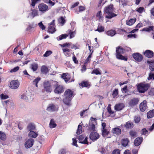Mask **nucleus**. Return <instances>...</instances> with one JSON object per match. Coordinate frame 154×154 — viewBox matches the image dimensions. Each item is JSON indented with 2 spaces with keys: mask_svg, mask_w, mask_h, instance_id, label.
Listing matches in <instances>:
<instances>
[{
  "mask_svg": "<svg viewBox=\"0 0 154 154\" xmlns=\"http://www.w3.org/2000/svg\"><path fill=\"white\" fill-rule=\"evenodd\" d=\"M129 134L133 138L137 136V133L132 130H131L129 132Z\"/></svg>",
  "mask_w": 154,
  "mask_h": 154,
  "instance_id": "ea45409f",
  "label": "nucleus"
},
{
  "mask_svg": "<svg viewBox=\"0 0 154 154\" xmlns=\"http://www.w3.org/2000/svg\"><path fill=\"white\" fill-rule=\"evenodd\" d=\"M100 69L99 68H96L94 69L91 72L92 74H95L96 75L101 74L100 72Z\"/></svg>",
  "mask_w": 154,
  "mask_h": 154,
  "instance_id": "f704fd0d",
  "label": "nucleus"
},
{
  "mask_svg": "<svg viewBox=\"0 0 154 154\" xmlns=\"http://www.w3.org/2000/svg\"><path fill=\"white\" fill-rule=\"evenodd\" d=\"M82 127L81 125H79L78 126V129L77 131L76 134H80L82 133Z\"/></svg>",
  "mask_w": 154,
  "mask_h": 154,
  "instance_id": "49530a36",
  "label": "nucleus"
},
{
  "mask_svg": "<svg viewBox=\"0 0 154 154\" xmlns=\"http://www.w3.org/2000/svg\"><path fill=\"white\" fill-rule=\"evenodd\" d=\"M19 85L20 83L18 81L13 80L10 82V87L12 89H15L18 88Z\"/></svg>",
  "mask_w": 154,
  "mask_h": 154,
  "instance_id": "9d476101",
  "label": "nucleus"
},
{
  "mask_svg": "<svg viewBox=\"0 0 154 154\" xmlns=\"http://www.w3.org/2000/svg\"><path fill=\"white\" fill-rule=\"evenodd\" d=\"M30 68L33 71H35L38 69V65L35 63H33L31 65Z\"/></svg>",
  "mask_w": 154,
  "mask_h": 154,
  "instance_id": "e433bc0d",
  "label": "nucleus"
},
{
  "mask_svg": "<svg viewBox=\"0 0 154 154\" xmlns=\"http://www.w3.org/2000/svg\"><path fill=\"white\" fill-rule=\"evenodd\" d=\"M136 20V19H131L130 20L126 21V24L128 25H132L135 22Z\"/></svg>",
  "mask_w": 154,
  "mask_h": 154,
  "instance_id": "c9c22d12",
  "label": "nucleus"
},
{
  "mask_svg": "<svg viewBox=\"0 0 154 154\" xmlns=\"http://www.w3.org/2000/svg\"><path fill=\"white\" fill-rule=\"evenodd\" d=\"M56 125L54 121L52 119H51L49 124V126L51 128H53L56 127Z\"/></svg>",
  "mask_w": 154,
  "mask_h": 154,
  "instance_id": "37998d69",
  "label": "nucleus"
},
{
  "mask_svg": "<svg viewBox=\"0 0 154 154\" xmlns=\"http://www.w3.org/2000/svg\"><path fill=\"white\" fill-rule=\"evenodd\" d=\"M139 101V99L138 98H133L129 102V105L131 106H134L138 103Z\"/></svg>",
  "mask_w": 154,
  "mask_h": 154,
  "instance_id": "4468645a",
  "label": "nucleus"
},
{
  "mask_svg": "<svg viewBox=\"0 0 154 154\" xmlns=\"http://www.w3.org/2000/svg\"><path fill=\"white\" fill-rule=\"evenodd\" d=\"M47 110L48 111L52 112L57 110V108L53 104L49 105L48 107Z\"/></svg>",
  "mask_w": 154,
  "mask_h": 154,
  "instance_id": "f3484780",
  "label": "nucleus"
},
{
  "mask_svg": "<svg viewBox=\"0 0 154 154\" xmlns=\"http://www.w3.org/2000/svg\"><path fill=\"white\" fill-rule=\"evenodd\" d=\"M94 131H92V132H91L89 136L90 139L93 141L97 140L100 137L99 134Z\"/></svg>",
  "mask_w": 154,
  "mask_h": 154,
  "instance_id": "9b49d317",
  "label": "nucleus"
},
{
  "mask_svg": "<svg viewBox=\"0 0 154 154\" xmlns=\"http://www.w3.org/2000/svg\"><path fill=\"white\" fill-rule=\"evenodd\" d=\"M52 53V52L51 51H47L43 55V56L44 57H47L51 54Z\"/></svg>",
  "mask_w": 154,
  "mask_h": 154,
  "instance_id": "603ef678",
  "label": "nucleus"
},
{
  "mask_svg": "<svg viewBox=\"0 0 154 154\" xmlns=\"http://www.w3.org/2000/svg\"><path fill=\"white\" fill-rule=\"evenodd\" d=\"M149 87V84L140 83L137 86V89L139 92L144 93L147 90Z\"/></svg>",
  "mask_w": 154,
  "mask_h": 154,
  "instance_id": "39448f33",
  "label": "nucleus"
},
{
  "mask_svg": "<svg viewBox=\"0 0 154 154\" xmlns=\"http://www.w3.org/2000/svg\"><path fill=\"white\" fill-rule=\"evenodd\" d=\"M29 137L33 138H35L38 136V134L33 131H30L28 134Z\"/></svg>",
  "mask_w": 154,
  "mask_h": 154,
  "instance_id": "b1692460",
  "label": "nucleus"
},
{
  "mask_svg": "<svg viewBox=\"0 0 154 154\" xmlns=\"http://www.w3.org/2000/svg\"><path fill=\"white\" fill-rule=\"evenodd\" d=\"M109 133V132L106 129L102 130V135L104 137L107 136Z\"/></svg>",
  "mask_w": 154,
  "mask_h": 154,
  "instance_id": "4c0bfd02",
  "label": "nucleus"
},
{
  "mask_svg": "<svg viewBox=\"0 0 154 154\" xmlns=\"http://www.w3.org/2000/svg\"><path fill=\"white\" fill-rule=\"evenodd\" d=\"M68 36V35L67 34H62L57 38V39L58 40H61L66 38Z\"/></svg>",
  "mask_w": 154,
  "mask_h": 154,
  "instance_id": "c03bdc74",
  "label": "nucleus"
},
{
  "mask_svg": "<svg viewBox=\"0 0 154 154\" xmlns=\"http://www.w3.org/2000/svg\"><path fill=\"white\" fill-rule=\"evenodd\" d=\"M72 60L75 63H78V61L76 57L74 55L72 57Z\"/></svg>",
  "mask_w": 154,
  "mask_h": 154,
  "instance_id": "69168bd1",
  "label": "nucleus"
},
{
  "mask_svg": "<svg viewBox=\"0 0 154 154\" xmlns=\"http://www.w3.org/2000/svg\"><path fill=\"white\" fill-rule=\"evenodd\" d=\"M31 94L29 92L26 91L22 94L21 97V98L26 101H30L32 100L31 98Z\"/></svg>",
  "mask_w": 154,
  "mask_h": 154,
  "instance_id": "0eeeda50",
  "label": "nucleus"
},
{
  "mask_svg": "<svg viewBox=\"0 0 154 154\" xmlns=\"http://www.w3.org/2000/svg\"><path fill=\"white\" fill-rule=\"evenodd\" d=\"M84 138V137L82 135H80L79 137V143L82 144H88V143L87 141L88 138L87 137H86L85 139L83 140Z\"/></svg>",
  "mask_w": 154,
  "mask_h": 154,
  "instance_id": "a211bd4d",
  "label": "nucleus"
},
{
  "mask_svg": "<svg viewBox=\"0 0 154 154\" xmlns=\"http://www.w3.org/2000/svg\"><path fill=\"white\" fill-rule=\"evenodd\" d=\"M38 7L39 11L42 14L45 13L50 9V8H49L48 6L44 3L40 4L38 5Z\"/></svg>",
  "mask_w": 154,
  "mask_h": 154,
  "instance_id": "6e6552de",
  "label": "nucleus"
},
{
  "mask_svg": "<svg viewBox=\"0 0 154 154\" xmlns=\"http://www.w3.org/2000/svg\"><path fill=\"white\" fill-rule=\"evenodd\" d=\"M149 95L152 96L154 94V90L152 89L149 91Z\"/></svg>",
  "mask_w": 154,
  "mask_h": 154,
  "instance_id": "774afa93",
  "label": "nucleus"
},
{
  "mask_svg": "<svg viewBox=\"0 0 154 154\" xmlns=\"http://www.w3.org/2000/svg\"><path fill=\"white\" fill-rule=\"evenodd\" d=\"M56 29L55 26H49L48 27V32L49 33H53L55 32Z\"/></svg>",
  "mask_w": 154,
  "mask_h": 154,
  "instance_id": "473e14b6",
  "label": "nucleus"
},
{
  "mask_svg": "<svg viewBox=\"0 0 154 154\" xmlns=\"http://www.w3.org/2000/svg\"><path fill=\"white\" fill-rule=\"evenodd\" d=\"M1 96L2 99L5 100L8 98V97L7 95H4L3 94H2L1 95Z\"/></svg>",
  "mask_w": 154,
  "mask_h": 154,
  "instance_id": "680f3d73",
  "label": "nucleus"
},
{
  "mask_svg": "<svg viewBox=\"0 0 154 154\" xmlns=\"http://www.w3.org/2000/svg\"><path fill=\"white\" fill-rule=\"evenodd\" d=\"M43 87L44 90L47 92H51L52 91L51 85L48 81H45L44 82Z\"/></svg>",
  "mask_w": 154,
  "mask_h": 154,
  "instance_id": "1a4fd4ad",
  "label": "nucleus"
},
{
  "mask_svg": "<svg viewBox=\"0 0 154 154\" xmlns=\"http://www.w3.org/2000/svg\"><path fill=\"white\" fill-rule=\"evenodd\" d=\"M41 0H31V5L33 6L34 7L36 3L38 1H40Z\"/></svg>",
  "mask_w": 154,
  "mask_h": 154,
  "instance_id": "13d9d810",
  "label": "nucleus"
},
{
  "mask_svg": "<svg viewBox=\"0 0 154 154\" xmlns=\"http://www.w3.org/2000/svg\"><path fill=\"white\" fill-rule=\"evenodd\" d=\"M64 94L65 97L63 99V102L66 105H69L72 97L73 96V92L70 89H68L65 91Z\"/></svg>",
  "mask_w": 154,
  "mask_h": 154,
  "instance_id": "f257e3e1",
  "label": "nucleus"
},
{
  "mask_svg": "<svg viewBox=\"0 0 154 154\" xmlns=\"http://www.w3.org/2000/svg\"><path fill=\"white\" fill-rule=\"evenodd\" d=\"M97 119L91 117L90 118L88 125H87V129L89 131H96V125H97Z\"/></svg>",
  "mask_w": 154,
  "mask_h": 154,
  "instance_id": "20e7f679",
  "label": "nucleus"
},
{
  "mask_svg": "<svg viewBox=\"0 0 154 154\" xmlns=\"http://www.w3.org/2000/svg\"><path fill=\"white\" fill-rule=\"evenodd\" d=\"M67 152V151L66 149H62L59 151L58 154H66Z\"/></svg>",
  "mask_w": 154,
  "mask_h": 154,
  "instance_id": "5fc2aeb1",
  "label": "nucleus"
},
{
  "mask_svg": "<svg viewBox=\"0 0 154 154\" xmlns=\"http://www.w3.org/2000/svg\"><path fill=\"white\" fill-rule=\"evenodd\" d=\"M104 11L107 14L106 17L107 19H110L117 16L116 14L113 13V5H110L105 7Z\"/></svg>",
  "mask_w": 154,
  "mask_h": 154,
  "instance_id": "f03ea898",
  "label": "nucleus"
},
{
  "mask_svg": "<svg viewBox=\"0 0 154 154\" xmlns=\"http://www.w3.org/2000/svg\"><path fill=\"white\" fill-rule=\"evenodd\" d=\"M142 141V137H138L134 141V144L136 146H138L141 143Z\"/></svg>",
  "mask_w": 154,
  "mask_h": 154,
  "instance_id": "412c9836",
  "label": "nucleus"
},
{
  "mask_svg": "<svg viewBox=\"0 0 154 154\" xmlns=\"http://www.w3.org/2000/svg\"><path fill=\"white\" fill-rule=\"evenodd\" d=\"M118 94V89H115L113 91L112 95L114 98L117 96Z\"/></svg>",
  "mask_w": 154,
  "mask_h": 154,
  "instance_id": "09e8293b",
  "label": "nucleus"
},
{
  "mask_svg": "<svg viewBox=\"0 0 154 154\" xmlns=\"http://www.w3.org/2000/svg\"><path fill=\"white\" fill-rule=\"evenodd\" d=\"M34 140L32 139H29L25 143V147L28 148L31 147L33 145Z\"/></svg>",
  "mask_w": 154,
  "mask_h": 154,
  "instance_id": "ddd939ff",
  "label": "nucleus"
},
{
  "mask_svg": "<svg viewBox=\"0 0 154 154\" xmlns=\"http://www.w3.org/2000/svg\"><path fill=\"white\" fill-rule=\"evenodd\" d=\"M124 104L123 103H119L116 104L115 106V109L116 111H120L124 107Z\"/></svg>",
  "mask_w": 154,
  "mask_h": 154,
  "instance_id": "6ab92c4d",
  "label": "nucleus"
},
{
  "mask_svg": "<svg viewBox=\"0 0 154 154\" xmlns=\"http://www.w3.org/2000/svg\"><path fill=\"white\" fill-rule=\"evenodd\" d=\"M41 80L40 77H38L35 79L33 81V84L35 85L36 87H38V83Z\"/></svg>",
  "mask_w": 154,
  "mask_h": 154,
  "instance_id": "58836bf2",
  "label": "nucleus"
},
{
  "mask_svg": "<svg viewBox=\"0 0 154 154\" xmlns=\"http://www.w3.org/2000/svg\"><path fill=\"white\" fill-rule=\"evenodd\" d=\"M134 58L138 62H140L143 60L142 55L138 53H134L133 54Z\"/></svg>",
  "mask_w": 154,
  "mask_h": 154,
  "instance_id": "f8f14e48",
  "label": "nucleus"
},
{
  "mask_svg": "<svg viewBox=\"0 0 154 154\" xmlns=\"http://www.w3.org/2000/svg\"><path fill=\"white\" fill-rule=\"evenodd\" d=\"M96 17L99 22H103V17L101 11H99L96 15Z\"/></svg>",
  "mask_w": 154,
  "mask_h": 154,
  "instance_id": "aec40b11",
  "label": "nucleus"
},
{
  "mask_svg": "<svg viewBox=\"0 0 154 154\" xmlns=\"http://www.w3.org/2000/svg\"><path fill=\"white\" fill-rule=\"evenodd\" d=\"M148 80H151L152 79L154 80V73L152 72H150L149 75V77L147 78Z\"/></svg>",
  "mask_w": 154,
  "mask_h": 154,
  "instance_id": "3c124183",
  "label": "nucleus"
},
{
  "mask_svg": "<svg viewBox=\"0 0 154 154\" xmlns=\"http://www.w3.org/2000/svg\"><path fill=\"white\" fill-rule=\"evenodd\" d=\"M85 9V8L83 6H80L79 7V11H75V12L77 14H79V12H82L84 11Z\"/></svg>",
  "mask_w": 154,
  "mask_h": 154,
  "instance_id": "de8ad7c7",
  "label": "nucleus"
},
{
  "mask_svg": "<svg viewBox=\"0 0 154 154\" xmlns=\"http://www.w3.org/2000/svg\"><path fill=\"white\" fill-rule=\"evenodd\" d=\"M149 68L151 70L154 71V63H151L149 66Z\"/></svg>",
  "mask_w": 154,
  "mask_h": 154,
  "instance_id": "0e129e2a",
  "label": "nucleus"
},
{
  "mask_svg": "<svg viewBox=\"0 0 154 154\" xmlns=\"http://www.w3.org/2000/svg\"><path fill=\"white\" fill-rule=\"evenodd\" d=\"M112 154H120V151L119 149H115L113 151Z\"/></svg>",
  "mask_w": 154,
  "mask_h": 154,
  "instance_id": "e2e57ef3",
  "label": "nucleus"
},
{
  "mask_svg": "<svg viewBox=\"0 0 154 154\" xmlns=\"http://www.w3.org/2000/svg\"><path fill=\"white\" fill-rule=\"evenodd\" d=\"M82 127L81 125H79L78 126V129L77 131L76 134H80L82 133Z\"/></svg>",
  "mask_w": 154,
  "mask_h": 154,
  "instance_id": "a18cd8bd",
  "label": "nucleus"
},
{
  "mask_svg": "<svg viewBox=\"0 0 154 154\" xmlns=\"http://www.w3.org/2000/svg\"><path fill=\"white\" fill-rule=\"evenodd\" d=\"M106 33L108 35L113 36L116 34V32L115 30L111 29L106 32Z\"/></svg>",
  "mask_w": 154,
  "mask_h": 154,
  "instance_id": "c85d7f7f",
  "label": "nucleus"
},
{
  "mask_svg": "<svg viewBox=\"0 0 154 154\" xmlns=\"http://www.w3.org/2000/svg\"><path fill=\"white\" fill-rule=\"evenodd\" d=\"M95 31H98L99 32H103L104 31V28L100 23L99 24L97 29L95 30Z\"/></svg>",
  "mask_w": 154,
  "mask_h": 154,
  "instance_id": "393cba45",
  "label": "nucleus"
},
{
  "mask_svg": "<svg viewBox=\"0 0 154 154\" xmlns=\"http://www.w3.org/2000/svg\"><path fill=\"white\" fill-rule=\"evenodd\" d=\"M29 15H31V16L33 18H34L35 16H38V11L37 10L35 9H33L32 10V12Z\"/></svg>",
  "mask_w": 154,
  "mask_h": 154,
  "instance_id": "a878e982",
  "label": "nucleus"
},
{
  "mask_svg": "<svg viewBox=\"0 0 154 154\" xmlns=\"http://www.w3.org/2000/svg\"><path fill=\"white\" fill-rule=\"evenodd\" d=\"M62 77L64 79L66 82H67L69 79V75L68 73L63 74Z\"/></svg>",
  "mask_w": 154,
  "mask_h": 154,
  "instance_id": "cd10ccee",
  "label": "nucleus"
},
{
  "mask_svg": "<svg viewBox=\"0 0 154 154\" xmlns=\"http://www.w3.org/2000/svg\"><path fill=\"white\" fill-rule=\"evenodd\" d=\"M35 128V125L33 123L29 124L27 127V129L29 131H30L34 130Z\"/></svg>",
  "mask_w": 154,
  "mask_h": 154,
  "instance_id": "bb28decb",
  "label": "nucleus"
},
{
  "mask_svg": "<svg viewBox=\"0 0 154 154\" xmlns=\"http://www.w3.org/2000/svg\"><path fill=\"white\" fill-rule=\"evenodd\" d=\"M142 131V134L144 135L146 134L148 132L147 131L145 128L143 129Z\"/></svg>",
  "mask_w": 154,
  "mask_h": 154,
  "instance_id": "338daca9",
  "label": "nucleus"
},
{
  "mask_svg": "<svg viewBox=\"0 0 154 154\" xmlns=\"http://www.w3.org/2000/svg\"><path fill=\"white\" fill-rule=\"evenodd\" d=\"M55 88L54 90V92L57 94H61L64 91V88L62 85H58L56 82H54L53 85Z\"/></svg>",
  "mask_w": 154,
  "mask_h": 154,
  "instance_id": "423d86ee",
  "label": "nucleus"
},
{
  "mask_svg": "<svg viewBox=\"0 0 154 154\" xmlns=\"http://www.w3.org/2000/svg\"><path fill=\"white\" fill-rule=\"evenodd\" d=\"M125 127L126 128H131L133 127V124L131 122L129 121L126 123Z\"/></svg>",
  "mask_w": 154,
  "mask_h": 154,
  "instance_id": "7c9ffc66",
  "label": "nucleus"
},
{
  "mask_svg": "<svg viewBox=\"0 0 154 154\" xmlns=\"http://www.w3.org/2000/svg\"><path fill=\"white\" fill-rule=\"evenodd\" d=\"M147 118L148 119L154 116V109L151 110L148 112L147 113Z\"/></svg>",
  "mask_w": 154,
  "mask_h": 154,
  "instance_id": "2f4dec72",
  "label": "nucleus"
},
{
  "mask_svg": "<svg viewBox=\"0 0 154 154\" xmlns=\"http://www.w3.org/2000/svg\"><path fill=\"white\" fill-rule=\"evenodd\" d=\"M59 22L62 24L63 26L65 23V20L63 17H61L58 20Z\"/></svg>",
  "mask_w": 154,
  "mask_h": 154,
  "instance_id": "8fccbe9b",
  "label": "nucleus"
},
{
  "mask_svg": "<svg viewBox=\"0 0 154 154\" xmlns=\"http://www.w3.org/2000/svg\"><path fill=\"white\" fill-rule=\"evenodd\" d=\"M69 34L70 35V38H72L74 37L75 32H72L71 30H69Z\"/></svg>",
  "mask_w": 154,
  "mask_h": 154,
  "instance_id": "6e6d98bb",
  "label": "nucleus"
},
{
  "mask_svg": "<svg viewBox=\"0 0 154 154\" xmlns=\"http://www.w3.org/2000/svg\"><path fill=\"white\" fill-rule=\"evenodd\" d=\"M41 71L42 73L46 74L48 72V69L46 66H43L41 68Z\"/></svg>",
  "mask_w": 154,
  "mask_h": 154,
  "instance_id": "c756f323",
  "label": "nucleus"
},
{
  "mask_svg": "<svg viewBox=\"0 0 154 154\" xmlns=\"http://www.w3.org/2000/svg\"><path fill=\"white\" fill-rule=\"evenodd\" d=\"M6 139V136L5 133L2 131H0V139L5 140Z\"/></svg>",
  "mask_w": 154,
  "mask_h": 154,
  "instance_id": "72a5a7b5",
  "label": "nucleus"
},
{
  "mask_svg": "<svg viewBox=\"0 0 154 154\" xmlns=\"http://www.w3.org/2000/svg\"><path fill=\"white\" fill-rule=\"evenodd\" d=\"M144 10L143 7H140L136 9V11L139 13H142L143 12Z\"/></svg>",
  "mask_w": 154,
  "mask_h": 154,
  "instance_id": "bf43d9fd",
  "label": "nucleus"
},
{
  "mask_svg": "<svg viewBox=\"0 0 154 154\" xmlns=\"http://www.w3.org/2000/svg\"><path fill=\"white\" fill-rule=\"evenodd\" d=\"M19 69V67L18 66H17L14 68L13 69H11L10 71V72L12 73L16 72Z\"/></svg>",
  "mask_w": 154,
  "mask_h": 154,
  "instance_id": "4d7b16f0",
  "label": "nucleus"
},
{
  "mask_svg": "<svg viewBox=\"0 0 154 154\" xmlns=\"http://www.w3.org/2000/svg\"><path fill=\"white\" fill-rule=\"evenodd\" d=\"M38 25L39 26V27H40L41 29L43 30H45V28L44 25H43L42 22H41L40 23H38Z\"/></svg>",
  "mask_w": 154,
  "mask_h": 154,
  "instance_id": "052dcab7",
  "label": "nucleus"
},
{
  "mask_svg": "<svg viewBox=\"0 0 154 154\" xmlns=\"http://www.w3.org/2000/svg\"><path fill=\"white\" fill-rule=\"evenodd\" d=\"M144 55L146 57L151 58L154 57V53L151 51L146 50L144 53Z\"/></svg>",
  "mask_w": 154,
  "mask_h": 154,
  "instance_id": "dca6fc26",
  "label": "nucleus"
},
{
  "mask_svg": "<svg viewBox=\"0 0 154 154\" xmlns=\"http://www.w3.org/2000/svg\"><path fill=\"white\" fill-rule=\"evenodd\" d=\"M112 133L116 134H120L121 133V129L118 128H113L112 131Z\"/></svg>",
  "mask_w": 154,
  "mask_h": 154,
  "instance_id": "5701e85b",
  "label": "nucleus"
},
{
  "mask_svg": "<svg viewBox=\"0 0 154 154\" xmlns=\"http://www.w3.org/2000/svg\"><path fill=\"white\" fill-rule=\"evenodd\" d=\"M154 26H149L148 27H146L143 28L141 30L142 31H145L148 32H150L151 31H153Z\"/></svg>",
  "mask_w": 154,
  "mask_h": 154,
  "instance_id": "4be33fe9",
  "label": "nucleus"
},
{
  "mask_svg": "<svg viewBox=\"0 0 154 154\" xmlns=\"http://www.w3.org/2000/svg\"><path fill=\"white\" fill-rule=\"evenodd\" d=\"M134 120L135 123H138L140 121V119L139 116H136L134 117Z\"/></svg>",
  "mask_w": 154,
  "mask_h": 154,
  "instance_id": "864d4df0",
  "label": "nucleus"
},
{
  "mask_svg": "<svg viewBox=\"0 0 154 154\" xmlns=\"http://www.w3.org/2000/svg\"><path fill=\"white\" fill-rule=\"evenodd\" d=\"M116 56L117 58L119 59L127 61V58L122 55V54L125 53V49L120 46L116 48Z\"/></svg>",
  "mask_w": 154,
  "mask_h": 154,
  "instance_id": "7ed1b4c3",
  "label": "nucleus"
},
{
  "mask_svg": "<svg viewBox=\"0 0 154 154\" xmlns=\"http://www.w3.org/2000/svg\"><path fill=\"white\" fill-rule=\"evenodd\" d=\"M128 140L127 139H124L122 140V145L124 146H126L128 144Z\"/></svg>",
  "mask_w": 154,
  "mask_h": 154,
  "instance_id": "79ce46f5",
  "label": "nucleus"
},
{
  "mask_svg": "<svg viewBox=\"0 0 154 154\" xmlns=\"http://www.w3.org/2000/svg\"><path fill=\"white\" fill-rule=\"evenodd\" d=\"M147 108L146 101L144 100L141 102L140 105V109L142 112L145 111Z\"/></svg>",
  "mask_w": 154,
  "mask_h": 154,
  "instance_id": "2eb2a0df",
  "label": "nucleus"
},
{
  "mask_svg": "<svg viewBox=\"0 0 154 154\" xmlns=\"http://www.w3.org/2000/svg\"><path fill=\"white\" fill-rule=\"evenodd\" d=\"M79 85L81 86V88L83 87H88L89 85L88 83L87 82L83 81L79 84Z\"/></svg>",
  "mask_w": 154,
  "mask_h": 154,
  "instance_id": "a19ab883",
  "label": "nucleus"
}]
</instances>
